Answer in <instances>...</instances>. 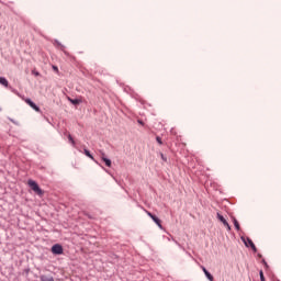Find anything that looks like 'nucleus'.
<instances>
[{
    "instance_id": "f03ea898",
    "label": "nucleus",
    "mask_w": 281,
    "mask_h": 281,
    "mask_svg": "<svg viewBox=\"0 0 281 281\" xmlns=\"http://www.w3.org/2000/svg\"><path fill=\"white\" fill-rule=\"evenodd\" d=\"M24 102H25L26 104H29V106H31V109H33L34 111H36V113H41V108H38L36 103H34V102L31 101L30 99H25Z\"/></svg>"
},
{
    "instance_id": "9d476101",
    "label": "nucleus",
    "mask_w": 281,
    "mask_h": 281,
    "mask_svg": "<svg viewBox=\"0 0 281 281\" xmlns=\"http://www.w3.org/2000/svg\"><path fill=\"white\" fill-rule=\"evenodd\" d=\"M0 85H2L3 87H8V79H5L4 77H0Z\"/></svg>"
},
{
    "instance_id": "a211bd4d",
    "label": "nucleus",
    "mask_w": 281,
    "mask_h": 281,
    "mask_svg": "<svg viewBox=\"0 0 281 281\" xmlns=\"http://www.w3.org/2000/svg\"><path fill=\"white\" fill-rule=\"evenodd\" d=\"M54 71H56V74H58V68L56 66H53Z\"/></svg>"
},
{
    "instance_id": "1a4fd4ad",
    "label": "nucleus",
    "mask_w": 281,
    "mask_h": 281,
    "mask_svg": "<svg viewBox=\"0 0 281 281\" xmlns=\"http://www.w3.org/2000/svg\"><path fill=\"white\" fill-rule=\"evenodd\" d=\"M151 221H154V223H156V225H158L160 229L164 228V226L161 225V220H159V217L154 215V217H151Z\"/></svg>"
},
{
    "instance_id": "423d86ee",
    "label": "nucleus",
    "mask_w": 281,
    "mask_h": 281,
    "mask_svg": "<svg viewBox=\"0 0 281 281\" xmlns=\"http://www.w3.org/2000/svg\"><path fill=\"white\" fill-rule=\"evenodd\" d=\"M201 269H202L204 276L207 278V280L214 281V277L212 276V273H210V271H207V269H205V267L201 266Z\"/></svg>"
},
{
    "instance_id": "4468645a",
    "label": "nucleus",
    "mask_w": 281,
    "mask_h": 281,
    "mask_svg": "<svg viewBox=\"0 0 281 281\" xmlns=\"http://www.w3.org/2000/svg\"><path fill=\"white\" fill-rule=\"evenodd\" d=\"M234 225L237 231H240V224L238 223V220H234Z\"/></svg>"
},
{
    "instance_id": "f8f14e48",
    "label": "nucleus",
    "mask_w": 281,
    "mask_h": 281,
    "mask_svg": "<svg viewBox=\"0 0 281 281\" xmlns=\"http://www.w3.org/2000/svg\"><path fill=\"white\" fill-rule=\"evenodd\" d=\"M85 156L89 157V159H94L93 156L91 155V153L88 149H83Z\"/></svg>"
},
{
    "instance_id": "6ab92c4d",
    "label": "nucleus",
    "mask_w": 281,
    "mask_h": 281,
    "mask_svg": "<svg viewBox=\"0 0 281 281\" xmlns=\"http://www.w3.org/2000/svg\"><path fill=\"white\" fill-rule=\"evenodd\" d=\"M161 159H162L164 161H167V159L164 157V154H161Z\"/></svg>"
},
{
    "instance_id": "9b49d317",
    "label": "nucleus",
    "mask_w": 281,
    "mask_h": 281,
    "mask_svg": "<svg viewBox=\"0 0 281 281\" xmlns=\"http://www.w3.org/2000/svg\"><path fill=\"white\" fill-rule=\"evenodd\" d=\"M68 100H69V102H70L71 104H80V102H82V101H80V99H71V98H68Z\"/></svg>"
},
{
    "instance_id": "2eb2a0df",
    "label": "nucleus",
    "mask_w": 281,
    "mask_h": 281,
    "mask_svg": "<svg viewBox=\"0 0 281 281\" xmlns=\"http://www.w3.org/2000/svg\"><path fill=\"white\" fill-rule=\"evenodd\" d=\"M259 276H260V280H261V281H265V272L260 271V272H259Z\"/></svg>"
},
{
    "instance_id": "6e6552de",
    "label": "nucleus",
    "mask_w": 281,
    "mask_h": 281,
    "mask_svg": "<svg viewBox=\"0 0 281 281\" xmlns=\"http://www.w3.org/2000/svg\"><path fill=\"white\" fill-rule=\"evenodd\" d=\"M41 281H54V277H52V274H42L40 277Z\"/></svg>"
},
{
    "instance_id": "aec40b11",
    "label": "nucleus",
    "mask_w": 281,
    "mask_h": 281,
    "mask_svg": "<svg viewBox=\"0 0 281 281\" xmlns=\"http://www.w3.org/2000/svg\"><path fill=\"white\" fill-rule=\"evenodd\" d=\"M138 123L142 124V125L144 124V122H142V121H138Z\"/></svg>"
},
{
    "instance_id": "20e7f679",
    "label": "nucleus",
    "mask_w": 281,
    "mask_h": 281,
    "mask_svg": "<svg viewBox=\"0 0 281 281\" xmlns=\"http://www.w3.org/2000/svg\"><path fill=\"white\" fill-rule=\"evenodd\" d=\"M217 218L218 221H221V223H223V225L226 227V229L228 232L232 231V226H229V223H227V220H225V217H223V215H221L220 213H217Z\"/></svg>"
},
{
    "instance_id": "39448f33",
    "label": "nucleus",
    "mask_w": 281,
    "mask_h": 281,
    "mask_svg": "<svg viewBox=\"0 0 281 281\" xmlns=\"http://www.w3.org/2000/svg\"><path fill=\"white\" fill-rule=\"evenodd\" d=\"M244 240V243H245V245H246V247H251V249H252V251H255V254H256V251H258V248H256V244H254V241L251 240V238H247V240H245V239H243Z\"/></svg>"
},
{
    "instance_id": "ddd939ff",
    "label": "nucleus",
    "mask_w": 281,
    "mask_h": 281,
    "mask_svg": "<svg viewBox=\"0 0 281 281\" xmlns=\"http://www.w3.org/2000/svg\"><path fill=\"white\" fill-rule=\"evenodd\" d=\"M68 139L72 146H76V140H74V137L71 136V134H68Z\"/></svg>"
},
{
    "instance_id": "0eeeda50",
    "label": "nucleus",
    "mask_w": 281,
    "mask_h": 281,
    "mask_svg": "<svg viewBox=\"0 0 281 281\" xmlns=\"http://www.w3.org/2000/svg\"><path fill=\"white\" fill-rule=\"evenodd\" d=\"M101 159L102 161H104L105 166H108V168H111V159L106 158V155L104 153L101 154Z\"/></svg>"
},
{
    "instance_id": "7ed1b4c3",
    "label": "nucleus",
    "mask_w": 281,
    "mask_h": 281,
    "mask_svg": "<svg viewBox=\"0 0 281 281\" xmlns=\"http://www.w3.org/2000/svg\"><path fill=\"white\" fill-rule=\"evenodd\" d=\"M52 254H55L56 256H60L63 254V246L59 244H56L52 247Z\"/></svg>"
},
{
    "instance_id": "f3484780",
    "label": "nucleus",
    "mask_w": 281,
    "mask_h": 281,
    "mask_svg": "<svg viewBox=\"0 0 281 281\" xmlns=\"http://www.w3.org/2000/svg\"><path fill=\"white\" fill-rule=\"evenodd\" d=\"M146 214H147V216H150L151 220H153V217H155V215L148 211H146Z\"/></svg>"
},
{
    "instance_id": "dca6fc26",
    "label": "nucleus",
    "mask_w": 281,
    "mask_h": 281,
    "mask_svg": "<svg viewBox=\"0 0 281 281\" xmlns=\"http://www.w3.org/2000/svg\"><path fill=\"white\" fill-rule=\"evenodd\" d=\"M156 142H158V144L161 146V144H164V142H161V137L157 136L156 137Z\"/></svg>"
},
{
    "instance_id": "f257e3e1",
    "label": "nucleus",
    "mask_w": 281,
    "mask_h": 281,
    "mask_svg": "<svg viewBox=\"0 0 281 281\" xmlns=\"http://www.w3.org/2000/svg\"><path fill=\"white\" fill-rule=\"evenodd\" d=\"M27 186L31 188V190H33V192H35V194H38V196H43V191L41 187H38V183H36V181L29 180Z\"/></svg>"
}]
</instances>
